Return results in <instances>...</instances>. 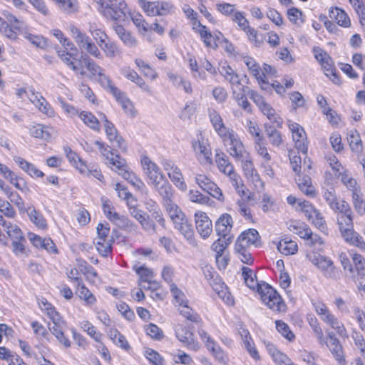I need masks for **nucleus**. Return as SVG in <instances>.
Returning <instances> with one entry per match:
<instances>
[{"instance_id":"1","label":"nucleus","mask_w":365,"mask_h":365,"mask_svg":"<svg viewBox=\"0 0 365 365\" xmlns=\"http://www.w3.org/2000/svg\"><path fill=\"white\" fill-rule=\"evenodd\" d=\"M336 212L337 225L345 241L365 251V242L363 237L354 230L352 210L349 204L344 200H341L340 209Z\"/></svg>"},{"instance_id":"40","label":"nucleus","mask_w":365,"mask_h":365,"mask_svg":"<svg viewBox=\"0 0 365 365\" xmlns=\"http://www.w3.org/2000/svg\"><path fill=\"white\" fill-rule=\"evenodd\" d=\"M323 68L327 71L325 74L327 76H331V80L335 84H340V79L338 77L336 69L334 67L333 61L330 56H329V59H325L322 62L320 63Z\"/></svg>"},{"instance_id":"15","label":"nucleus","mask_w":365,"mask_h":365,"mask_svg":"<svg viewBox=\"0 0 365 365\" xmlns=\"http://www.w3.org/2000/svg\"><path fill=\"white\" fill-rule=\"evenodd\" d=\"M130 215L139 222L143 229L145 231H155V225L153 220H150L149 216L143 210L138 209L135 206H130L128 208Z\"/></svg>"},{"instance_id":"20","label":"nucleus","mask_w":365,"mask_h":365,"mask_svg":"<svg viewBox=\"0 0 365 365\" xmlns=\"http://www.w3.org/2000/svg\"><path fill=\"white\" fill-rule=\"evenodd\" d=\"M96 76H98V81L102 87L108 91L113 95L116 94L119 89L112 83L110 78L103 73V68H101L99 66L98 71L91 72L89 75L90 78H95Z\"/></svg>"},{"instance_id":"8","label":"nucleus","mask_w":365,"mask_h":365,"mask_svg":"<svg viewBox=\"0 0 365 365\" xmlns=\"http://www.w3.org/2000/svg\"><path fill=\"white\" fill-rule=\"evenodd\" d=\"M223 141L230 145L229 153L231 156L235 159L239 157H243V155L247 153L244 148L241 140L232 130H230L225 133V135L221 137Z\"/></svg>"},{"instance_id":"62","label":"nucleus","mask_w":365,"mask_h":365,"mask_svg":"<svg viewBox=\"0 0 365 365\" xmlns=\"http://www.w3.org/2000/svg\"><path fill=\"white\" fill-rule=\"evenodd\" d=\"M170 292L175 302L178 303L180 306H182L184 304H187L186 296L182 291L178 289L175 284H170Z\"/></svg>"},{"instance_id":"37","label":"nucleus","mask_w":365,"mask_h":365,"mask_svg":"<svg viewBox=\"0 0 365 365\" xmlns=\"http://www.w3.org/2000/svg\"><path fill=\"white\" fill-rule=\"evenodd\" d=\"M115 216V220L113 221L118 227L124 229L128 232H136L138 226L128 217L120 215H114Z\"/></svg>"},{"instance_id":"51","label":"nucleus","mask_w":365,"mask_h":365,"mask_svg":"<svg viewBox=\"0 0 365 365\" xmlns=\"http://www.w3.org/2000/svg\"><path fill=\"white\" fill-rule=\"evenodd\" d=\"M192 147L195 151L199 152L204 156L207 163H212L211 150L202 142L200 140L194 141L192 142Z\"/></svg>"},{"instance_id":"48","label":"nucleus","mask_w":365,"mask_h":365,"mask_svg":"<svg viewBox=\"0 0 365 365\" xmlns=\"http://www.w3.org/2000/svg\"><path fill=\"white\" fill-rule=\"evenodd\" d=\"M235 160L237 161H240L242 163V166L244 170L245 175L250 176L256 171V170L254 168V165L249 153H246L245 154H244L242 158L239 157Z\"/></svg>"},{"instance_id":"17","label":"nucleus","mask_w":365,"mask_h":365,"mask_svg":"<svg viewBox=\"0 0 365 365\" xmlns=\"http://www.w3.org/2000/svg\"><path fill=\"white\" fill-rule=\"evenodd\" d=\"M232 227V219L229 214H223L215 223V230L220 237L227 238Z\"/></svg>"},{"instance_id":"7","label":"nucleus","mask_w":365,"mask_h":365,"mask_svg":"<svg viewBox=\"0 0 365 365\" xmlns=\"http://www.w3.org/2000/svg\"><path fill=\"white\" fill-rule=\"evenodd\" d=\"M140 6L144 11L151 16H165L169 14L173 9V6L169 2H157L146 1L145 0H140Z\"/></svg>"},{"instance_id":"46","label":"nucleus","mask_w":365,"mask_h":365,"mask_svg":"<svg viewBox=\"0 0 365 365\" xmlns=\"http://www.w3.org/2000/svg\"><path fill=\"white\" fill-rule=\"evenodd\" d=\"M57 6L63 11L71 14L78 10V2L76 0H52Z\"/></svg>"},{"instance_id":"18","label":"nucleus","mask_w":365,"mask_h":365,"mask_svg":"<svg viewBox=\"0 0 365 365\" xmlns=\"http://www.w3.org/2000/svg\"><path fill=\"white\" fill-rule=\"evenodd\" d=\"M163 204L173 225L187 217L181 209L173 202V198Z\"/></svg>"},{"instance_id":"26","label":"nucleus","mask_w":365,"mask_h":365,"mask_svg":"<svg viewBox=\"0 0 365 365\" xmlns=\"http://www.w3.org/2000/svg\"><path fill=\"white\" fill-rule=\"evenodd\" d=\"M209 116L210 122L217 134L220 137L225 135V133L229 131L230 129L225 127L220 115L216 110H211L209 111Z\"/></svg>"},{"instance_id":"43","label":"nucleus","mask_w":365,"mask_h":365,"mask_svg":"<svg viewBox=\"0 0 365 365\" xmlns=\"http://www.w3.org/2000/svg\"><path fill=\"white\" fill-rule=\"evenodd\" d=\"M231 237H228L227 238L220 237L215 242H214V243L212 244V250L217 253V263H219L220 258L222 257V252H224L225 249L228 246V245L231 242Z\"/></svg>"},{"instance_id":"28","label":"nucleus","mask_w":365,"mask_h":365,"mask_svg":"<svg viewBox=\"0 0 365 365\" xmlns=\"http://www.w3.org/2000/svg\"><path fill=\"white\" fill-rule=\"evenodd\" d=\"M329 16L331 19H334L337 24L341 26L348 28L351 26V21L347 14L337 7L329 11Z\"/></svg>"},{"instance_id":"63","label":"nucleus","mask_w":365,"mask_h":365,"mask_svg":"<svg viewBox=\"0 0 365 365\" xmlns=\"http://www.w3.org/2000/svg\"><path fill=\"white\" fill-rule=\"evenodd\" d=\"M255 149L257 154L260 155L266 163L271 160V156L269 154L267 149L263 142V139H258L257 142H255Z\"/></svg>"},{"instance_id":"57","label":"nucleus","mask_w":365,"mask_h":365,"mask_svg":"<svg viewBox=\"0 0 365 365\" xmlns=\"http://www.w3.org/2000/svg\"><path fill=\"white\" fill-rule=\"evenodd\" d=\"M237 212L250 222H253V217L250 207L247 205L246 200L242 198L237 201Z\"/></svg>"},{"instance_id":"34","label":"nucleus","mask_w":365,"mask_h":365,"mask_svg":"<svg viewBox=\"0 0 365 365\" xmlns=\"http://www.w3.org/2000/svg\"><path fill=\"white\" fill-rule=\"evenodd\" d=\"M297 180V185L300 190L307 195L314 196L315 194L314 187L312 185L311 178L307 176L301 177L299 175Z\"/></svg>"},{"instance_id":"6","label":"nucleus","mask_w":365,"mask_h":365,"mask_svg":"<svg viewBox=\"0 0 365 365\" xmlns=\"http://www.w3.org/2000/svg\"><path fill=\"white\" fill-rule=\"evenodd\" d=\"M110 160L113 170L117 171L119 175L128 181L137 190L140 191L143 190L145 184L133 172L128 169L124 159L123 160H118V159L113 160V158H112Z\"/></svg>"},{"instance_id":"23","label":"nucleus","mask_w":365,"mask_h":365,"mask_svg":"<svg viewBox=\"0 0 365 365\" xmlns=\"http://www.w3.org/2000/svg\"><path fill=\"white\" fill-rule=\"evenodd\" d=\"M48 317L53 322V325L49 324V329L52 334L56 336L63 333L65 323L55 309H51L48 312Z\"/></svg>"},{"instance_id":"58","label":"nucleus","mask_w":365,"mask_h":365,"mask_svg":"<svg viewBox=\"0 0 365 365\" xmlns=\"http://www.w3.org/2000/svg\"><path fill=\"white\" fill-rule=\"evenodd\" d=\"M242 275L246 285L250 289H255L257 284V281L255 279L256 276L253 273L252 270L247 267H243L242 268Z\"/></svg>"},{"instance_id":"5","label":"nucleus","mask_w":365,"mask_h":365,"mask_svg":"<svg viewBox=\"0 0 365 365\" xmlns=\"http://www.w3.org/2000/svg\"><path fill=\"white\" fill-rule=\"evenodd\" d=\"M263 302L277 312L284 311L285 304L277 292L268 284H264L258 289Z\"/></svg>"},{"instance_id":"47","label":"nucleus","mask_w":365,"mask_h":365,"mask_svg":"<svg viewBox=\"0 0 365 365\" xmlns=\"http://www.w3.org/2000/svg\"><path fill=\"white\" fill-rule=\"evenodd\" d=\"M70 31L73 38L81 49L84 46L86 42L88 40L89 36L73 25L70 26Z\"/></svg>"},{"instance_id":"35","label":"nucleus","mask_w":365,"mask_h":365,"mask_svg":"<svg viewBox=\"0 0 365 365\" xmlns=\"http://www.w3.org/2000/svg\"><path fill=\"white\" fill-rule=\"evenodd\" d=\"M197 26L200 27L198 33L206 46L214 48L217 47V43H215L214 36L207 30V28L205 26L202 25L200 21H197Z\"/></svg>"},{"instance_id":"32","label":"nucleus","mask_w":365,"mask_h":365,"mask_svg":"<svg viewBox=\"0 0 365 365\" xmlns=\"http://www.w3.org/2000/svg\"><path fill=\"white\" fill-rule=\"evenodd\" d=\"M297 244L296 242L287 238L281 240L277 245V250L285 255H294L297 252Z\"/></svg>"},{"instance_id":"30","label":"nucleus","mask_w":365,"mask_h":365,"mask_svg":"<svg viewBox=\"0 0 365 365\" xmlns=\"http://www.w3.org/2000/svg\"><path fill=\"white\" fill-rule=\"evenodd\" d=\"M215 163L219 170L222 173H227V170H232L233 165L230 162L227 155L220 150H217L215 154Z\"/></svg>"},{"instance_id":"50","label":"nucleus","mask_w":365,"mask_h":365,"mask_svg":"<svg viewBox=\"0 0 365 365\" xmlns=\"http://www.w3.org/2000/svg\"><path fill=\"white\" fill-rule=\"evenodd\" d=\"M133 269L139 275L140 279L144 282H150L154 277L153 272L145 265L135 264Z\"/></svg>"},{"instance_id":"36","label":"nucleus","mask_w":365,"mask_h":365,"mask_svg":"<svg viewBox=\"0 0 365 365\" xmlns=\"http://www.w3.org/2000/svg\"><path fill=\"white\" fill-rule=\"evenodd\" d=\"M3 226L5 227V231L12 240V242L17 240H24V234L19 226L7 221H4Z\"/></svg>"},{"instance_id":"45","label":"nucleus","mask_w":365,"mask_h":365,"mask_svg":"<svg viewBox=\"0 0 365 365\" xmlns=\"http://www.w3.org/2000/svg\"><path fill=\"white\" fill-rule=\"evenodd\" d=\"M168 177L177 187L182 191L186 190L187 185L184 181L182 174L178 167L168 173Z\"/></svg>"},{"instance_id":"54","label":"nucleus","mask_w":365,"mask_h":365,"mask_svg":"<svg viewBox=\"0 0 365 365\" xmlns=\"http://www.w3.org/2000/svg\"><path fill=\"white\" fill-rule=\"evenodd\" d=\"M308 322L311 328L312 329L313 331L314 332V334L316 337L317 338L318 341L320 344H323L324 341V336L323 334L322 329H321L319 324L318 322V320L314 317H309L307 318Z\"/></svg>"},{"instance_id":"9","label":"nucleus","mask_w":365,"mask_h":365,"mask_svg":"<svg viewBox=\"0 0 365 365\" xmlns=\"http://www.w3.org/2000/svg\"><path fill=\"white\" fill-rule=\"evenodd\" d=\"M178 339L188 349L197 351L200 345L194 337V334L189 328L182 325H178L175 329Z\"/></svg>"},{"instance_id":"29","label":"nucleus","mask_w":365,"mask_h":365,"mask_svg":"<svg viewBox=\"0 0 365 365\" xmlns=\"http://www.w3.org/2000/svg\"><path fill=\"white\" fill-rule=\"evenodd\" d=\"M1 175L11 184H13L16 189L21 191H29V188L23 179L15 175V174L8 167L6 168V170H4Z\"/></svg>"},{"instance_id":"53","label":"nucleus","mask_w":365,"mask_h":365,"mask_svg":"<svg viewBox=\"0 0 365 365\" xmlns=\"http://www.w3.org/2000/svg\"><path fill=\"white\" fill-rule=\"evenodd\" d=\"M244 63L247 66L250 73L256 78H259L261 75V68L259 65L251 57H245Z\"/></svg>"},{"instance_id":"4","label":"nucleus","mask_w":365,"mask_h":365,"mask_svg":"<svg viewBox=\"0 0 365 365\" xmlns=\"http://www.w3.org/2000/svg\"><path fill=\"white\" fill-rule=\"evenodd\" d=\"M308 257L312 263L322 272L324 277L332 280L340 279L341 270L334 265L331 259L317 253L309 255Z\"/></svg>"},{"instance_id":"16","label":"nucleus","mask_w":365,"mask_h":365,"mask_svg":"<svg viewBox=\"0 0 365 365\" xmlns=\"http://www.w3.org/2000/svg\"><path fill=\"white\" fill-rule=\"evenodd\" d=\"M259 235L255 229H249L243 232L238 237L236 245H242L248 247L255 245L256 247L260 246Z\"/></svg>"},{"instance_id":"10","label":"nucleus","mask_w":365,"mask_h":365,"mask_svg":"<svg viewBox=\"0 0 365 365\" xmlns=\"http://www.w3.org/2000/svg\"><path fill=\"white\" fill-rule=\"evenodd\" d=\"M289 128L292 132V138L295 143L296 148L302 153L307 154L308 145L306 142L307 138L304 128L297 123L289 124Z\"/></svg>"},{"instance_id":"21","label":"nucleus","mask_w":365,"mask_h":365,"mask_svg":"<svg viewBox=\"0 0 365 365\" xmlns=\"http://www.w3.org/2000/svg\"><path fill=\"white\" fill-rule=\"evenodd\" d=\"M264 133L269 139L271 145L275 147H279L283 142L282 134L277 130L276 125L271 123H264Z\"/></svg>"},{"instance_id":"60","label":"nucleus","mask_w":365,"mask_h":365,"mask_svg":"<svg viewBox=\"0 0 365 365\" xmlns=\"http://www.w3.org/2000/svg\"><path fill=\"white\" fill-rule=\"evenodd\" d=\"M113 240H96L95 242L98 253L103 257H106L112 251Z\"/></svg>"},{"instance_id":"39","label":"nucleus","mask_w":365,"mask_h":365,"mask_svg":"<svg viewBox=\"0 0 365 365\" xmlns=\"http://www.w3.org/2000/svg\"><path fill=\"white\" fill-rule=\"evenodd\" d=\"M110 339L119 347L128 350L130 348L129 344L125 337L116 329H110L108 331Z\"/></svg>"},{"instance_id":"61","label":"nucleus","mask_w":365,"mask_h":365,"mask_svg":"<svg viewBox=\"0 0 365 365\" xmlns=\"http://www.w3.org/2000/svg\"><path fill=\"white\" fill-rule=\"evenodd\" d=\"M276 329L277 331L289 341L294 339V334L290 331L289 326L282 320L275 322Z\"/></svg>"},{"instance_id":"44","label":"nucleus","mask_w":365,"mask_h":365,"mask_svg":"<svg viewBox=\"0 0 365 365\" xmlns=\"http://www.w3.org/2000/svg\"><path fill=\"white\" fill-rule=\"evenodd\" d=\"M76 294L80 299L84 300L87 304H93L96 301L95 296L83 284V282H81L80 286H77Z\"/></svg>"},{"instance_id":"31","label":"nucleus","mask_w":365,"mask_h":365,"mask_svg":"<svg viewBox=\"0 0 365 365\" xmlns=\"http://www.w3.org/2000/svg\"><path fill=\"white\" fill-rule=\"evenodd\" d=\"M116 101L121 105L124 111L130 116H134L135 111L132 102L126 98L124 93L118 90L116 94H113Z\"/></svg>"},{"instance_id":"13","label":"nucleus","mask_w":365,"mask_h":365,"mask_svg":"<svg viewBox=\"0 0 365 365\" xmlns=\"http://www.w3.org/2000/svg\"><path fill=\"white\" fill-rule=\"evenodd\" d=\"M150 185L162 197L163 203L173 197V187L165 176H161L160 179L158 178V180L153 182Z\"/></svg>"},{"instance_id":"24","label":"nucleus","mask_w":365,"mask_h":365,"mask_svg":"<svg viewBox=\"0 0 365 365\" xmlns=\"http://www.w3.org/2000/svg\"><path fill=\"white\" fill-rule=\"evenodd\" d=\"M113 29L119 37V38L123 42L125 45L128 47H134L137 45V41L135 38L131 34V33L127 31L121 25L115 24Z\"/></svg>"},{"instance_id":"49","label":"nucleus","mask_w":365,"mask_h":365,"mask_svg":"<svg viewBox=\"0 0 365 365\" xmlns=\"http://www.w3.org/2000/svg\"><path fill=\"white\" fill-rule=\"evenodd\" d=\"M180 307V313L182 316L192 322L197 324L201 322L200 317L192 308L188 307L187 304H184Z\"/></svg>"},{"instance_id":"14","label":"nucleus","mask_w":365,"mask_h":365,"mask_svg":"<svg viewBox=\"0 0 365 365\" xmlns=\"http://www.w3.org/2000/svg\"><path fill=\"white\" fill-rule=\"evenodd\" d=\"M104 128L108 139L113 144V146L117 147L122 151H125L127 148L125 141L118 135L114 125L110 121H106V123H104Z\"/></svg>"},{"instance_id":"33","label":"nucleus","mask_w":365,"mask_h":365,"mask_svg":"<svg viewBox=\"0 0 365 365\" xmlns=\"http://www.w3.org/2000/svg\"><path fill=\"white\" fill-rule=\"evenodd\" d=\"M322 197L334 212H336L340 209L341 201L338 200L334 188L326 189L323 192Z\"/></svg>"},{"instance_id":"38","label":"nucleus","mask_w":365,"mask_h":365,"mask_svg":"<svg viewBox=\"0 0 365 365\" xmlns=\"http://www.w3.org/2000/svg\"><path fill=\"white\" fill-rule=\"evenodd\" d=\"M80 173L85 174L88 176H93L95 178L101 181L103 179V175L101 171L95 165H87L84 161H81V167L78 168Z\"/></svg>"},{"instance_id":"42","label":"nucleus","mask_w":365,"mask_h":365,"mask_svg":"<svg viewBox=\"0 0 365 365\" xmlns=\"http://www.w3.org/2000/svg\"><path fill=\"white\" fill-rule=\"evenodd\" d=\"M290 232L299 235L301 238L305 239L308 233L311 234V230L304 224L299 222H292L288 227Z\"/></svg>"},{"instance_id":"12","label":"nucleus","mask_w":365,"mask_h":365,"mask_svg":"<svg viewBox=\"0 0 365 365\" xmlns=\"http://www.w3.org/2000/svg\"><path fill=\"white\" fill-rule=\"evenodd\" d=\"M327 339L328 341H326L324 339V341L322 344H325L327 345L331 354L334 355L335 359L339 364H344L345 359L343 348L339 339L335 337L334 334L331 331L328 333Z\"/></svg>"},{"instance_id":"22","label":"nucleus","mask_w":365,"mask_h":365,"mask_svg":"<svg viewBox=\"0 0 365 365\" xmlns=\"http://www.w3.org/2000/svg\"><path fill=\"white\" fill-rule=\"evenodd\" d=\"M347 140L351 151L356 155L363 152V143L359 133L356 130H351L347 134Z\"/></svg>"},{"instance_id":"19","label":"nucleus","mask_w":365,"mask_h":365,"mask_svg":"<svg viewBox=\"0 0 365 365\" xmlns=\"http://www.w3.org/2000/svg\"><path fill=\"white\" fill-rule=\"evenodd\" d=\"M205 278L208 281L210 285L217 293L223 292L224 283L222 282L218 274L210 267H205L203 269Z\"/></svg>"},{"instance_id":"27","label":"nucleus","mask_w":365,"mask_h":365,"mask_svg":"<svg viewBox=\"0 0 365 365\" xmlns=\"http://www.w3.org/2000/svg\"><path fill=\"white\" fill-rule=\"evenodd\" d=\"M261 112L267 116L272 124L276 125L277 128H282L283 124L282 118L275 111V110L267 103L263 105L259 109Z\"/></svg>"},{"instance_id":"41","label":"nucleus","mask_w":365,"mask_h":365,"mask_svg":"<svg viewBox=\"0 0 365 365\" xmlns=\"http://www.w3.org/2000/svg\"><path fill=\"white\" fill-rule=\"evenodd\" d=\"M79 117L83 123L91 129L96 131L100 130V122L91 113L82 111L80 113Z\"/></svg>"},{"instance_id":"2","label":"nucleus","mask_w":365,"mask_h":365,"mask_svg":"<svg viewBox=\"0 0 365 365\" xmlns=\"http://www.w3.org/2000/svg\"><path fill=\"white\" fill-rule=\"evenodd\" d=\"M58 55L61 61L77 74L86 75L85 68H87L90 73L98 71V65L86 53H81L78 57H74L66 51H59Z\"/></svg>"},{"instance_id":"11","label":"nucleus","mask_w":365,"mask_h":365,"mask_svg":"<svg viewBox=\"0 0 365 365\" xmlns=\"http://www.w3.org/2000/svg\"><path fill=\"white\" fill-rule=\"evenodd\" d=\"M196 230L200 235L205 239L212 232V223L206 213L200 212L195 215Z\"/></svg>"},{"instance_id":"52","label":"nucleus","mask_w":365,"mask_h":365,"mask_svg":"<svg viewBox=\"0 0 365 365\" xmlns=\"http://www.w3.org/2000/svg\"><path fill=\"white\" fill-rule=\"evenodd\" d=\"M353 205L355 210L361 215L365 214V201L362 199L361 191L352 193Z\"/></svg>"},{"instance_id":"25","label":"nucleus","mask_w":365,"mask_h":365,"mask_svg":"<svg viewBox=\"0 0 365 365\" xmlns=\"http://www.w3.org/2000/svg\"><path fill=\"white\" fill-rule=\"evenodd\" d=\"M174 227L187 241H190V243L193 242L194 230L187 217L183 219L182 221L177 222V223L174 224Z\"/></svg>"},{"instance_id":"56","label":"nucleus","mask_w":365,"mask_h":365,"mask_svg":"<svg viewBox=\"0 0 365 365\" xmlns=\"http://www.w3.org/2000/svg\"><path fill=\"white\" fill-rule=\"evenodd\" d=\"M78 269L79 271L86 277L87 279L90 281H94V279L98 277V274L94 268L86 262H81L78 264Z\"/></svg>"},{"instance_id":"3","label":"nucleus","mask_w":365,"mask_h":365,"mask_svg":"<svg viewBox=\"0 0 365 365\" xmlns=\"http://www.w3.org/2000/svg\"><path fill=\"white\" fill-rule=\"evenodd\" d=\"M100 12L113 21H124L128 11L124 0H106L99 4Z\"/></svg>"},{"instance_id":"55","label":"nucleus","mask_w":365,"mask_h":365,"mask_svg":"<svg viewBox=\"0 0 365 365\" xmlns=\"http://www.w3.org/2000/svg\"><path fill=\"white\" fill-rule=\"evenodd\" d=\"M28 215L31 222L41 229L46 227V222L42 215L34 208L28 210Z\"/></svg>"},{"instance_id":"59","label":"nucleus","mask_w":365,"mask_h":365,"mask_svg":"<svg viewBox=\"0 0 365 365\" xmlns=\"http://www.w3.org/2000/svg\"><path fill=\"white\" fill-rule=\"evenodd\" d=\"M235 250L239 254V258L243 263L249 265L253 263L254 259L251 254L247 251L246 247H244L242 245L235 244Z\"/></svg>"},{"instance_id":"64","label":"nucleus","mask_w":365,"mask_h":365,"mask_svg":"<svg viewBox=\"0 0 365 365\" xmlns=\"http://www.w3.org/2000/svg\"><path fill=\"white\" fill-rule=\"evenodd\" d=\"M352 259L358 274L365 276V259L359 254H354Z\"/></svg>"}]
</instances>
